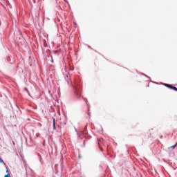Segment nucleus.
<instances>
[{
    "label": "nucleus",
    "mask_w": 177,
    "mask_h": 177,
    "mask_svg": "<svg viewBox=\"0 0 177 177\" xmlns=\"http://www.w3.org/2000/svg\"><path fill=\"white\" fill-rule=\"evenodd\" d=\"M165 86H167V88H169V89H173V91H176V92H177V88L171 84H165Z\"/></svg>",
    "instance_id": "1"
},
{
    "label": "nucleus",
    "mask_w": 177,
    "mask_h": 177,
    "mask_svg": "<svg viewBox=\"0 0 177 177\" xmlns=\"http://www.w3.org/2000/svg\"><path fill=\"white\" fill-rule=\"evenodd\" d=\"M103 142V138H99L97 139V143H98V146L100 149V150H103V149H102V147H100V143H102Z\"/></svg>",
    "instance_id": "2"
},
{
    "label": "nucleus",
    "mask_w": 177,
    "mask_h": 177,
    "mask_svg": "<svg viewBox=\"0 0 177 177\" xmlns=\"http://www.w3.org/2000/svg\"><path fill=\"white\" fill-rule=\"evenodd\" d=\"M176 146H177V142L174 145L170 147L169 149H175Z\"/></svg>",
    "instance_id": "3"
},
{
    "label": "nucleus",
    "mask_w": 177,
    "mask_h": 177,
    "mask_svg": "<svg viewBox=\"0 0 177 177\" xmlns=\"http://www.w3.org/2000/svg\"><path fill=\"white\" fill-rule=\"evenodd\" d=\"M53 128L55 129L56 128V124L55 123V119H53Z\"/></svg>",
    "instance_id": "4"
},
{
    "label": "nucleus",
    "mask_w": 177,
    "mask_h": 177,
    "mask_svg": "<svg viewBox=\"0 0 177 177\" xmlns=\"http://www.w3.org/2000/svg\"><path fill=\"white\" fill-rule=\"evenodd\" d=\"M2 162H3V160L0 158V164H2Z\"/></svg>",
    "instance_id": "5"
},
{
    "label": "nucleus",
    "mask_w": 177,
    "mask_h": 177,
    "mask_svg": "<svg viewBox=\"0 0 177 177\" xmlns=\"http://www.w3.org/2000/svg\"><path fill=\"white\" fill-rule=\"evenodd\" d=\"M51 62H52V63H53V60H52Z\"/></svg>",
    "instance_id": "6"
}]
</instances>
